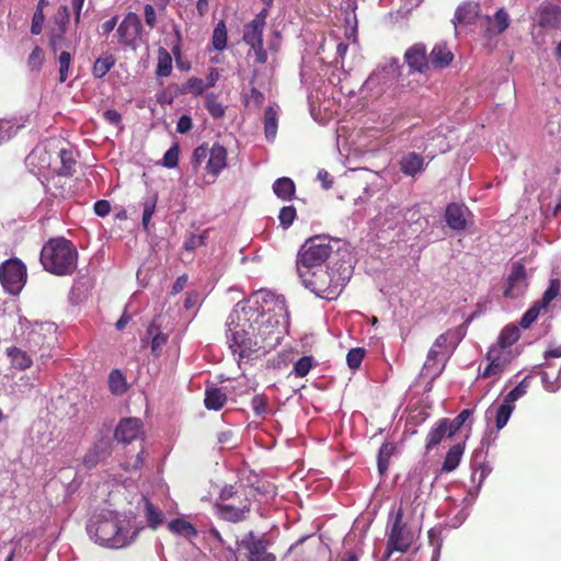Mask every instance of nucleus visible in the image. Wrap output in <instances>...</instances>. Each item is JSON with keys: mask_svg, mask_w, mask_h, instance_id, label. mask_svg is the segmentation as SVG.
<instances>
[{"mask_svg": "<svg viewBox=\"0 0 561 561\" xmlns=\"http://www.w3.org/2000/svg\"><path fill=\"white\" fill-rule=\"evenodd\" d=\"M111 211V204L108 199H99L94 204V213H96L98 216H107Z\"/></svg>", "mask_w": 561, "mask_h": 561, "instance_id": "obj_63", "label": "nucleus"}, {"mask_svg": "<svg viewBox=\"0 0 561 561\" xmlns=\"http://www.w3.org/2000/svg\"><path fill=\"white\" fill-rule=\"evenodd\" d=\"M404 61L412 72H426L430 69V56L425 44H414L404 54Z\"/></svg>", "mask_w": 561, "mask_h": 561, "instance_id": "obj_15", "label": "nucleus"}, {"mask_svg": "<svg viewBox=\"0 0 561 561\" xmlns=\"http://www.w3.org/2000/svg\"><path fill=\"white\" fill-rule=\"evenodd\" d=\"M44 54L41 47H34L27 59L31 69H41L44 61Z\"/></svg>", "mask_w": 561, "mask_h": 561, "instance_id": "obj_59", "label": "nucleus"}, {"mask_svg": "<svg viewBox=\"0 0 561 561\" xmlns=\"http://www.w3.org/2000/svg\"><path fill=\"white\" fill-rule=\"evenodd\" d=\"M205 90V81L196 76H192L181 88H178L179 93H192L193 95H202Z\"/></svg>", "mask_w": 561, "mask_h": 561, "instance_id": "obj_44", "label": "nucleus"}, {"mask_svg": "<svg viewBox=\"0 0 561 561\" xmlns=\"http://www.w3.org/2000/svg\"><path fill=\"white\" fill-rule=\"evenodd\" d=\"M455 58L454 53L448 48L445 42H439L434 45L428 54V66L446 67L453 62Z\"/></svg>", "mask_w": 561, "mask_h": 561, "instance_id": "obj_25", "label": "nucleus"}, {"mask_svg": "<svg viewBox=\"0 0 561 561\" xmlns=\"http://www.w3.org/2000/svg\"><path fill=\"white\" fill-rule=\"evenodd\" d=\"M317 362L311 355L300 356L294 365L293 373L296 377H305L316 366Z\"/></svg>", "mask_w": 561, "mask_h": 561, "instance_id": "obj_43", "label": "nucleus"}, {"mask_svg": "<svg viewBox=\"0 0 561 561\" xmlns=\"http://www.w3.org/2000/svg\"><path fill=\"white\" fill-rule=\"evenodd\" d=\"M540 301L535 302L534 306H531L524 314L522 316L519 320V325L523 328H529L534 322H536L537 318L540 313Z\"/></svg>", "mask_w": 561, "mask_h": 561, "instance_id": "obj_51", "label": "nucleus"}, {"mask_svg": "<svg viewBox=\"0 0 561 561\" xmlns=\"http://www.w3.org/2000/svg\"><path fill=\"white\" fill-rule=\"evenodd\" d=\"M66 42V34L64 31H58V28H54L50 32L49 46L54 51H57L60 46H62Z\"/></svg>", "mask_w": 561, "mask_h": 561, "instance_id": "obj_60", "label": "nucleus"}, {"mask_svg": "<svg viewBox=\"0 0 561 561\" xmlns=\"http://www.w3.org/2000/svg\"><path fill=\"white\" fill-rule=\"evenodd\" d=\"M168 529L170 531H173V534H180L186 538L196 537V535L198 534L194 524L185 522V519L183 518L172 519L168 524Z\"/></svg>", "mask_w": 561, "mask_h": 561, "instance_id": "obj_37", "label": "nucleus"}, {"mask_svg": "<svg viewBox=\"0 0 561 561\" xmlns=\"http://www.w3.org/2000/svg\"><path fill=\"white\" fill-rule=\"evenodd\" d=\"M474 409H463L453 420L449 419V436L453 437L457 431L461 430L466 421L472 416Z\"/></svg>", "mask_w": 561, "mask_h": 561, "instance_id": "obj_47", "label": "nucleus"}, {"mask_svg": "<svg viewBox=\"0 0 561 561\" xmlns=\"http://www.w3.org/2000/svg\"><path fill=\"white\" fill-rule=\"evenodd\" d=\"M352 263L345 261L333 262L329 267L321 265L309 277L307 289L323 299H337L346 283L352 277Z\"/></svg>", "mask_w": 561, "mask_h": 561, "instance_id": "obj_3", "label": "nucleus"}, {"mask_svg": "<svg viewBox=\"0 0 561 561\" xmlns=\"http://www.w3.org/2000/svg\"><path fill=\"white\" fill-rule=\"evenodd\" d=\"M267 9L259 12L254 19L244 25L243 41L254 49L260 36L264 35V27L266 25Z\"/></svg>", "mask_w": 561, "mask_h": 561, "instance_id": "obj_18", "label": "nucleus"}, {"mask_svg": "<svg viewBox=\"0 0 561 561\" xmlns=\"http://www.w3.org/2000/svg\"><path fill=\"white\" fill-rule=\"evenodd\" d=\"M460 337L457 331H447L440 333L432 345V347L427 352L425 366L430 367L432 364L437 363L440 354L450 353V351L455 350Z\"/></svg>", "mask_w": 561, "mask_h": 561, "instance_id": "obj_12", "label": "nucleus"}, {"mask_svg": "<svg viewBox=\"0 0 561 561\" xmlns=\"http://www.w3.org/2000/svg\"><path fill=\"white\" fill-rule=\"evenodd\" d=\"M211 44L214 49L222 51L227 45V25L225 21L217 22L211 36Z\"/></svg>", "mask_w": 561, "mask_h": 561, "instance_id": "obj_42", "label": "nucleus"}, {"mask_svg": "<svg viewBox=\"0 0 561 561\" xmlns=\"http://www.w3.org/2000/svg\"><path fill=\"white\" fill-rule=\"evenodd\" d=\"M87 531L101 547L124 548L135 541L139 530L126 515L106 510L90 518Z\"/></svg>", "mask_w": 561, "mask_h": 561, "instance_id": "obj_2", "label": "nucleus"}, {"mask_svg": "<svg viewBox=\"0 0 561 561\" xmlns=\"http://www.w3.org/2000/svg\"><path fill=\"white\" fill-rule=\"evenodd\" d=\"M215 507L220 519L229 523H241V520L247 519L251 511V502L248 496H244L243 500H240L239 506L215 503Z\"/></svg>", "mask_w": 561, "mask_h": 561, "instance_id": "obj_14", "label": "nucleus"}, {"mask_svg": "<svg viewBox=\"0 0 561 561\" xmlns=\"http://www.w3.org/2000/svg\"><path fill=\"white\" fill-rule=\"evenodd\" d=\"M529 286L527 267L520 261L512 262L507 274L503 296L510 299H517L524 296Z\"/></svg>", "mask_w": 561, "mask_h": 561, "instance_id": "obj_8", "label": "nucleus"}, {"mask_svg": "<svg viewBox=\"0 0 561 561\" xmlns=\"http://www.w3.org/2000/svg\"><path fill=\"white\" fill-rule=\"evenodd\" d=\"M204 403L208 410H220L227 403V394L219 388L206 389Z\"/></svg>", "mask_w": 561, "mask_h": 561, "instance_id": "obj_32", "label": "nucleus"}, {"mask_svg": "<svg viewBox=\"0 0 561 561\" xmlns=\"http://www.w3.org/2000/svg\"><path fill=\"white\" fill-rule=\"evenodd\" d=\"M465 449V443H457L456 445L451 446L444 458L443 471L455 470V468H457L461 461Z\"/></svg>", "mask_w": 561, "mask_h": 561, "instance_id": "obj_30", "label": "nucleus"}, {"mask_svg": "<svg viewBox=\"0 0 561 561\" xmlns=\"http://www.w3.org/2000/svg\"><path fill=\"white\" fill-rule=\"evenodd\" d=\"M180 145L179 142H174L165 153L163 154V165L169 169H173V167H178L180 159Z\"/></svg>", "mask_w": 561, "mask_h": 561, "instance_id": "obj_52", "label": "nucleus"}, {"mask_svg": "<svg viewBox=\"0 0 561 561\" xmlns=\"http://www.w3.org/2000/svg\"><path fill=\"white\" fill-rule=\"evenodd\" d=\"M7 355L15 369L25 370L32 366L33 359L25 350L19 348V346H9L7 348Z\"/></svg>", "mask_w": 561, "mask_h": 561, "instance_id": "obj_28", "label": "nucleus"}, {"mask_svg": "<svg viewBox=\"0 0 561 561\" xmlns=\"http://www.w3.org/2000/svg\"><path fill=\"white\" fill-rule=\"evenodd\" d=\"M156 75L160 77L170 76L173 69L172 56L164 47H160L157 51Z\"/></svg>", "mask_w": 561, "mask_h": 561, "instance_id": "obj_34", "label": "nucleus"}, {"mask_svg": "<svg viewBox=\"0 0 561 561\" xmlns=\"http://www.w3.org/2000/svg\"><path fill=\"white\" fill-rule=\"evenodd\" d=\"M193 128V119L190 115H182L176 125V129L179 133H187V130Z\"/></svg>", "mask_w": 561, "mask_h": 561, "instance_id": "obj_64", "label": "nucleus"}, {"mask_svg": "<svg viewBox=\"0 0 561 561\" xmlns=\"http://www.w3.org/2000/svg\"><path fill=\"white\" fill-rule=\"evenodd\" d=\"M267 296L265 301L272 306L266 309L239 302L227 318V344L240 359L273 350L287 332L290 319L284 296Z\"/></svg>", "mask_w": 561, "mask_h": 561, "instance_id": "obj_1", "label": "nucleus"}, {"mask_svg": "<svg viewBox=\"0 0 561 561\" xmlns=\"http://www.w3.org/2000/svg\"><path fill=\"white\" fill-rule=\"evenodd\" d=\"M481 7L477 1H467L460 4L453 18V23L455 26L458 25H471L474 23L478 16L480 15Z\"/></svg>", "mask_w": 561, "mask_h": 561, "instance_id": "obj_21", "label": "nucleus"}, {"mask_svg": "<svg viewBox=\"0 0 561 561\" xmlns=\"http://www.w3.org/2000/svg\"><path fill=\"white\" fill-rule=\"evenodd\" d=\"M58 156L60 158V168L57 169L58 175H72L77 163L73 152L70 149H60Z\"/></svg>", "mask_w": 561, "mask_h": 561, "instance_id": "obj_40", "label": "nucleus"}, {"mask_svg": "<svg viewBox=\"0 0 561 561\" xmlns=\"http://www.w3.org/2000/svg\"><path fill=\"white\" fill-rule=\"evenodd\" d=\"M108 455L107 450L102 448V446H94V448L90 449L83 457V462L85 467L93 468L100 463L101 460L106 459Z\"/></svg>", "mask_w": 561, "mask_h": 561, "instance_id": "obj_46", "label": "nucleus"}, {"mask_svg": "<svg viewBox=\"0 0 561 561\" xmlns=\"http://www.w3.org/2000/svg\"><path fill=\"white\" fill-rule=\"evenodd\" d=\"M364 357L365 348H360V346L351 348L346 356L347 365L351 367V369H358L363 363Z\"/></svg>", "mask_w": 561, "mask_h": 561, "instance_id": "obj_53", "label": "nucleus"}, {"mask_svg": "<svg viewBox=\"0 0 561 561\" xmlns=\"http://www.w3.org/2000/svg\"><path fill=\"white\" fill-rule=\"evenodd\" d=\"M147 337L150 339V352L152 356L160 357L162 348L165 346L169 340L168 333L162 332L160 325L156 322H151L147 328Z\"/></svg>", "mask_w": 561, "mask_h": 561, "instance_id": "obj_26", "label": "nucleus"}, {"mask_svg": "<svg viewBox=\"0 0 561 561\" xmlns=\"http://www.w3.org/2000/svg\"><path fill=\"white\" fill-rule=\"evenodd\" d=\"M253 51L255 54L256 62H261V65H264V62L267 61L268 54L264 49V35H261L257 43L253 47Z\"/></svg>", "mask_w": 561, "mask_h": 561, "instance_id": "obj_62", "label": "nucleus"}, {"mask_svg": "<svg viewBox=\"0 0 561 561\" xmlns=\"http://www.w3.org/2000/svg\"><path fill=\"white\" fill-rule=\"evenodd\" d=\"M207 238V229H205L201 234H190L186 237L183 248L192 252V250H196L198 247L205 245Z\"/></svg>", "mask_w": 561, "mask_h": 561, "instance_id": "obj_50", "label": "nucleus"}, {"mask_svg": "<svg viewBox=\"0 0 561 561\" xmlns=\"http://www.w3.org/2000/svg\"><path fill=\"white\" fill-rule=\"evenodd\" d=\"M482 25V34L484 38H494L506 32L511 24V15L504 8H500L493 15H484Z\"/></svg>", "mask_w": 561, "mask_h": 561, "instance_id": "obj_13", "label": "nucleus"}, {"mask_svg": "<svg viewBox=\"0 0 561 561\" xmlns=\"http://www.w3.org/2000/svg\"><path fill=\"white\" fill-rule=\"evenodd\" d=\"M427 165L425 158L420 152L411 151L402 156L399 161V169L404 175L416 176Z\"/></svg>", "mask_w": 561, "mask_h": 561, "instance_id": "obj_22", "label": "nucleus"}, {"mask_svg": "<svg viewBox=\"0 0 561 561\" xmlns=\"http://www.w3.org/2000/svg\"><path fill=\"white\" fill-rule=\"evenodd\" d=\"M207 159L205 167L206 172L216 180L220 172L227 167V149L220 142H214L213 146H208L207 142H203L197 146L191 159L192 167L198 170V167Z\"/></svg>", "mask_w": 561, "mask_h": 561, "instance_id": "obj_6", "label": "nucleus"}, {"mask_svg": "<svg viewBox=\"0 0 561 561\" xmlns=\"http://www.w3.org/2000/svg\"><path fill=\"white\" fill-rule=\"evenodd\" d=\"M561 289V282L558 278H552L549 282V287L545 290L541 298L539 299L540 308L545 309L549 304L552 302L556 297L559 296Z\"/></svg>", "mask_w": 561, "mask_h": 561, "instance_id": "obj_45", "label": "nucleus"}, {"mask_svg": "<svg viewBox=\"0 0 561 561\" xmlns=\"http://www.w3.org/2000/svg\"><path fill=\"white\" fill-rule=\"evenodd\" d=\"M264 129H265L266 138L270 141H273V139H275L277 136V129H278V113H277V111H275L274 107L265 108Z\"/></svg>", "mask_w": 561, "mask_h": 561, "instance_id": "obj_36", "label": "nucleus"}, {"mask_svg": "<svg viewBox=\"0 0 561 561\" xmlns=\"http://www.w3.org/2000/svg\"><path fill=\"white\" fill-rule=\"evenodd\" d=\"M268 407V397L256 394L251 398V409L255 414L266 413Z\"/></svg>", "mask_w": 561, "mask_h": 561, "instance_id": "obj_58", "label": "nucleus"}, {"mask_svg": "<svg viewBox=\"0 0 561 561\" xmlns=\"http://www.w3.org/2000/svg\"><path fill=\"white\" fill-rule=\"evenodd\" d=\"M297 217V209L295 206H283L278 214V219L280 221V226L290 227L294 219Z\"/></svg>", "mask_w": 561, "mask_h": 561, "instance_id": "obj_55", "label": "nucleus"}, {"mask_svg": "<svg viewBox=\"0 0 561 561\" xmlns=\"http://www.w3.org/2000/svg\"><path fill=\"white\" fill-rule=\"evenodd\" d=\"M514 411V405L508 401V394L505 396L503 402L496 407L495 411L493 409L486 410V414H493L495 419V425L497 430H502V427L506 426L507 421L510 420L512 413Z\"/></svg>", "mask_w": 561, "mask_h": 561, "instance_id": "obj_29", "label": "nucleus"}, {"mask_svg": "<svg viewBox=\"0 0 561 561\" xmlns=\"http://www.w3.org/2000/svg\"><path fill=\"white\" fill-rule=\"evenodd\" d=\"M158 203L157 195H153L152 197L146 198L144 201V210H142V227L145 230H149V221L152 217V215L156 213V206Z\"/></svg>", "mask_w": 561, "mask_h": 561, "instance_id": "obj_49", "label": "nucleus"}, {"mask_svg": "<svg viewBox=\"0 0 561 561\" xmlns=\"http://www.w3.org/2000/svg\"><path fill=\"white\" fill-rule=\"evenodd\" d=\"M538 25L541 28H560L561 8L553 4V2H543L539 7Z\"/></svg>", "mask_w": 561, "mask_h": 561, "instance_id": "obj_19", "label": "nucleus"}, {"mask_svg": "<svg viewBox=\"0 0 561 561\" xmlns=\"http://www.w3.org/2000/svg\"><path fill=\"white\" fill-rule=\"evenodd\" d=\"M529 378H524L514 389L510 390L507 393V400L513 404L515 400H518L519 397L525 396L527 393V389L529 387Z\"/></svg>", "mask_w": 561, "mask_h": 561, "instance_id": "obj_57", "label": "nucleus"}, {"mask_svg": "<svg viewBox=\"0 0 561 561\" xmlns=\"http://www.w3.org/2000/svg\"><path fill=\"white\" fill-rule=\"evenodd\" d=\"M486 358L489 363L484 367L483 371H480L481 377L497 376V374H501L502 370H504L507 364V358L499 342L490 346L489 351L486 352Z\"/></svg>", "mask_w": 561, "mask_h": 561, "instance_id": "obj_17", "label": "nucleus"}, {"mask_svg": "<svg viewBox=\"0 0 561 561\" xmlns=\"http://www.w3.org/2000/svg\"><path fill=\"white\" fill-rule=\"evenodd\" d=\"M520 337V331L517 325L510 324L505 325L501 331L497 342L502 348V351L506 350V347L512 346V344L516 343Z\"/></svg>", "mask_w": 561, "mask_h": 561, "instance_id": "obj_38", "label": "nucleus"}, {"mask_svg": "<svg viewBox=\"0 0 561 561\" xmlns=\"http://www.w3.org/2000/svg\"><path fill=\"white\" fill-rule=\"evenodd\" d=\"M205 105L206 110L213 116V118H222L225 115V107L222 104H220L217 95L214 94V92L207 94Z\"/></svg>", "mask_w": 561, "mask_h": 561, "instance_id": "obj_48", "label": "nucleus"}, {"mask_svg": "<svg viewBox=\"0 0 561 561\" xmlns=\"http://www.w3.org/2000/svg\"><path fill=\"white\" fill-rule=\"evenodd\" d=\"M445 437H450L449 419L438 420L426 435L425 449L432 450L439 446Z\"/></svg>", "mask_w": 561, "mask_h": 561, "instance_id": "obj_23", "label": "nucleus"}, {"mask_svg": "<svg viewBox=\"0 0 561 561\" xmlns=\"http://www.w3.org/2000/svg\"><path fill=\"white\" fill-rule=\"evenodd\" d=\"M332 242L328 236H312L300 245L296 259V270L305 287L309 277L313 276L316 270L320 268L321 264L327 262L333 253Z\"/></svg>", "mask_w": 561, "mask_h": 561, "instance_id": "obj_5", "label": "nucleus"}, {"mask_svg": "<svg viewBox=\"0 0 561 561\" xmlns=\"http://www.w3.org/2000/svg\"><path fill=\"white\" fill-rule=\"evenodd\" d=\"M116 58L113 55H104L103 57L96 58L92 67V73L94 77H104L112 67L115 66Z\"/></svg>", "mask_w": 561, "mask_h": 561, "instance_id": "obj_41", "label": "nucleus"}, {"mask_svg": "<svg viewBox=\"0 0 561 561\" xmlns=\"http://www.w3.org/2000/svg\"><path fill=\"white\" fill-rule=\"evenodd\" d=\"M273 191L282 199H293L296 192V185L290 178H279L273 184Z\"/></svg>", "mask_w": 561, "mask_h": 561, "instance_id": "obj_31", "label": "nucleus"}, {"mask_svg": "<svg viewBox=\"0 0 561 561\" xmlns=\"http://www.w3.org/2000/svg\"><path fill=\"white\" fill-rule=\"evenodd\" d=\"M26 345L30 351L42 350L41 358L46 360L50 356L49 342L43 332V329H32L26 335Z\"/></svg>", "mask_w": 561, "mask_h": 561, "instance_id": "obj_24", "label": "nucleus"}, {"mask_svg": "<svg viewBox=\"0 0 561 561\" xmlns=\"http://www.w3.org/2000/svg\"><path fill=\"white\" fill-rule=\"evenodd\" d=\"M396 450L394 443H383L377 454V467L380 474H386L389 470L390 459Z\"/></svg>", "mask_w": 561, "mask_h": 561, "instance_id": "obj_35", "label": "nucleus"}, {"mask_svg": "<svg viewBox=\"0 0 561 561\" xmlns=\"http://www.w3.org/2000/svg\"><path fill=\"white\" fill-rule=\"evenodd\" d=\"M79 252L72 241L66 238H50L39 252V262L44 270L56 276L75 273Z\"/></svg>", "mask_w": 561, "mask_h": 561, "instance_id": "obj_4", "label": "nucleus"}, {"mask_svg": "<svg viewBox=\"0 0 561 561\" xmlns=\"http://www.w3.org/2000/svg\"><path fill=\"white\" fill-rule=\"evenodd\" d=\"M0 282L8 293L19 294L27 282V268L20 259H9L0 264Z\"/></svg>", "mask_w": 561, "mask_h": 561, "instance_id": "obj_7", "label": "nucleus"}, {"mask_svg": "<svg viewBox=\"0 0 561 561\" xmlns=\"http://www.w3.org/2000/svg\"><path fill=\"white\" fill-rule=\"evenodd\" d=\"M71 55L69 51H61L58 58L59 61V81L66 82L68 76H69V69H70V62H71Z\"/></svg>", "mask_w": 561, "mask_h": 561, "instance_id": "obj_56", "label": "nucleus"}, {"mask_svg": "<svg viewBox=\"0 0 561 561\" xmlns=\"http://www.w3.org/2000/svg\"><path fill=\"white\" fill-rule=\"evenodd\" d=\"M44 20H45L44 12L41 11V9L36 8L35 12L33 14L32 23H31V31L34 35H39V33L42 32Z\"/></svg>", "mask_w": 561, "mask_h": 561, "instance_id": "obj_61", "label": "nucleus"}, {"mask_svg": "<svg viewBox=\"0 0 561 561\" xmlns=\"http://www.w3.org/2000/svg\"><path fill=\"white\" fill-rule=\"evenodd\" d=\"M144 422L135 416L121 420L114 431V437L121 443H131L142 434Z\"/></svg>", "mask_w": 561, "mask_h": 561, "instance_id": "obj_16", "label": "nucleus"}, {"mask_svg": "<svg viewBox=\"0 0 561 561\" xmlns=\"http://www.w3.org/2000/svg\"><path fill=\"white\" fill-rule=\"evenodd\" d=\"M141 33V19L136 12H128L116 28L118 41L125 46H135Z\"/></svg>", "mask_w": 561, "mask_h": 561, "instance_id": "obj_10", "label": "nucleus"}, {"mask_svg": "<svg viewBox=\"0 0 561 561\" xmlns=\"http://www.w3.org/2000/svg\"><path fill=\"white\" fill-rule=\"evenodd\" d=\"M240 547L248 551L247 561H276L274 553L267 551V542L256 537L253 530L240 540Z\"/></svg>", "mask_w": 561, "mask_h": 561, "instance_id": "obj_11", "label": "nucleus"}, {"mask_svg": "<svg viewBox=\"0 0 561 561\" xmlns=\"http://www.w3.org/2000/svg\"><path fill=\"white\" fill-rule=\"evenodd\" d=\"M469 209L465 205L449 204L445 209V221L450 229L463 230L467 227V214Z\"/></svg>", "mask_w": 561, "mask_h": 561, "instance_id": "obj_20", "label": "nucleus"}, {"mask_svg": "<svg viewBox=\"0 0 561 561\" xmlns=\"http://www.w3.org/2000/svg\"><path fill=\"white\" fill-rule=\"evenodd\" d=\"M403 510L398 508L394 512L390 534L388 536V549L407 551L412 545L413 535L408 530L403 522Z\"/></svg>", "mask_w": 561, "mask_h": 561, "instance_id": "obj_9", "label": "nucleus"}, {"mask_svg": "<svg viewBox=\"0 0 561 561\" xmlns=\"http://www.w3.org/2000/svg\"><path fill=\"white\" fill-rule=\"evenodd\" d=\"M107 382L110 391L114 393V396H122V393H125V391L128 390L126 376L121 371V369H112L108 375Z\"/></svg>", "mask_w": 561, "mask_h": 561, "instance_id": "obj_33", "label": "nucleus"}, {"mask_svg": "<svg viewBox=\"0 0 561 561\" xmlns=\"http://www.w3.org/2000/svg\"><path fill=\"white\" fill-rule=\"evenodd\" d=\"M145 517L148 526L151 529H158L159 525H161L164 520V514L162 510L153 505L150 500H146Z\"/></svg>", "mask_w": 561, "mask_h": 561, "instance_id": "obj_39", "label": "nucleus"}, {"mask_svg": "<svg viewBox=\"0 0 561 561\" xmlns=\"http://www.w3.org/2000/svg\"><path fill=\"white\" fill-rule=\"evenodd\" d=\"M30 165L38 170L51 169V156L45 146H36L26 158Z\"/></svg>", "mask_w": 561, "mask_h": 561, "instance_id": "obj_27", "label": "nucleus"}, {"mask_svg": "<svg viewBox=\"0 0 561 561\" xmlns=\"http://www.w3.org/2000/svg\"><path fill=\"white\" fill-rule=\"evenodd\" d=\"M54 21L56 24V28L62 30L64 33L68 30V23H70V11L68 7H60L58 8Z\"/></svg>", "mask_w": 561, "mask_h": 561, "instance_id": "obj_54", "label": "nucleus"}]
</instances>
